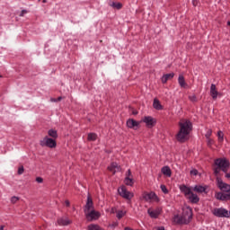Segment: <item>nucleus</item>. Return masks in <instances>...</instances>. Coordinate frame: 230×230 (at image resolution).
<instances>
[{"label": "nucleus", "mask_w": 230, "mask_h": 230, "mask_svg": "<svg viewBox=\"0 0 230 230\" xmlns=\"http://www.w3.org/2000/svg\"><path fill=\"white\" fill-rule=\"evenodd\" d=\"M180 130L176 135V139L179 143H186L188 136L193 130V123L190 119H181L179 122Z\"/></svg>", "instance_id": "f257e3e1"}, {"label": "nucleus", "mask_w": 230, "mask_h": 230, "mask_svg": "<svg viewBox=\"0 0 230 230\" xmlns=\"http://www.w3.org/2000/svg\"><path fill=\"white\" fill-rule=\"evenodd\" d=\"M191 218H193V209H191L190 207H185L182 208V213L181 216H174L173 222L179 225H188L190 222H191Z\"/></svg>", "instance_id": "f03ea898"}, {"label": "nucleus", "mask_w": 230, "mask_h": 230, "mask_svg": "<svg viewBox=\"0 0 230 230\" xmlns=\"http://www.w3.org/2000/svg\"><path fill=\"white\" fill-rule=\"evenodd\" d=\"M216 166H218L219 169H221V172H224V173H227L229 171L230 164L229 161L226 158H217L215 160Z\"/></svg>", "instance_id": "7ed1b4c3"}, {"label": "nucleus", "mask_w": 230, "mask_h": 230, "mask_svg": "<svg viewBox=\"0 0 230 230\" xmlns=\"http://www.w3.org/2000/svg\"><path fill=\"white\" fill-rule=\"evenodd\" d=\"M40 146H47L48 148H57V140L49 137H45L40 141Z\"/></svg>", "instance_id": "20e7f679"}, {"label": "nucleus", "mask_w": 230, "mask_h": 230, "mask_svg": "<svg viewBox=\"0 0 230 230\" xmlns=\"http://www.w3.org/2000/svg\"><path fill=\"white\" fill-rule=\"evenodd\" d=\"M212 213L215 217H217L218 218H229L230 217L229 211L224 208H214Z\"/></svg>", "instance_id": "39448f33"}, {"label": "nucleus", "mask_w": 230, "mask_h": 230, "mask_svg": "<svg viewBox=\"0 0 230 230\" xmlns=\"http://www.w3.org/2000/svg\"><path fill=\"white\" fill-rule=\"evenodd\" d=\"M119 195L122 197L123 199H126V200H130L134 197V193L128 191L127 190V187L122 186L118 190Z\"/></svg>", "instance_id": "423d86ee"}, {"label": "nucleus", "mask_w": 230, "mask_h": 230, "mask_svg": "<svg viewBox=\"0 0 230 230\" xmlns=\"http://www.w3.org/2000/svg\"><path fill=\"white\" fill-rule=\"evenodd\" d=\"M217 188H219V190H221V191H223L224 193H229L230 185L224 182V181H222V178L217 177Z\"/></svg>", "instance_id": "0eeeda50"}, {"label": "nucleus", "mask_w": 230, "mask_h": 230, "mask_svg": "<svg viewBox=\"0 0 230 230\" xmlns=\"http://www.w3.org/2000/svg\"><path fill=\"white\" fill-rule=\"evenodd\" d=\"M142 121L146 123L148 128H152V127H155V125L157 123V120H155V119H154L152 116L144 117Z\"/></svg>", "instance_id": "6e6552de"}, {"label": "nucleus", "mask_w": 230, "mask_h": 230, "mask_svg": "<svg viewBox=\"0 0 230 230\" xmlns=\"http://www.w3.org/2000/svg\"><path fill=\"white\" fill-rule=\"evenodd\" d=\"M94 208V203L93 202V198L88 194L86 204L84 206V213H89Z\"/></svg>", "instance_id": "1a4fd4ad"}, {"label": "nucleus", "mask_w": 230, "mask_h": 230, "mask_svg": "<svg viewBox=\"0 0 230 230\" xmlns=\"http://www.w3.org/2000/svg\"><path fill=\"white\" fill-rule=\"evenodd\" d=\"M86 218L92 222V220H98L100 218V212L95 210H90L86 212Z\"/></svg>", "instance_id": "9d476101"}, {"label": "nucleus", "mask_w": 230, "mask_h": 230, "mask_svg": "<svg viewBox=\"0 0 230 230\" xmlns=\"http://www.w3.org/2000/svg\"><path fill=\"white\" fill-rule=\"evenodd\" d=\"M180 190L181 191L182 194L185 195V197H186L187 199L189 198V196H190V194L193 193V192L191 191V189H190V187L186 186V185H181V186L180 187Z\"/></svg>", "instance_id": "9b49d317"}, {"label": "nucleus", "mask_w": 230, "mask_h": 230, "mask_svg": "<svg viewBox=\"0 0 230 230\" xmlns=\"http://www.w3.org/2000/svg\"><path fill=\"white\" fill-rule=\"evenodd\" d=\"M143 199L144 200L148 202L149 200H154V199H157V195H155V192H144Z\"/></svg>", "instance_id": "f8f14e48"}, {"label": "nucleus", "mask_w": 230, "mask_h": 230, "mask_svg": "<svg viewBox=\"0 0 230 230\" xmlns=\"http://www.w3.org/2000/svg\"><path fill=\"white\" fill-rule=\"evenodd\" d=\"M127 127L128 128H134L136 130V127H139V122H137L136 119H129L127 121Z\"/></svg>", "instance_id": "ddd939ff"}, {"label": "nucleus", "mask_w": 230, "mask_h": 230, "mask_svg": "<svg viewBox=\"0 0 230 230\" xmlns=\"http://www.w3.org/2000/svg\"><path fill=\"white\" fill-rule=\"evenodd\" d=\"M187 199L191 202V204H199L200 201V198L193 192Z\"/></svg>", "instance_id": "4468645a"}, {"label": "nucleus", "mask_w": 230, "mask_h": 230, "mask_svg": "<svg viewBox=\"0 0 230 230\" xmlns=\"http://www.w3.org/2000/svg\"><path fill=\"white\" fill-rule=\"evenodd\" d=\"M210 96L213 98V100H217L218 96V91H217V85L214 84L210 86Z\"/></svg>", "instance_id": "2eb2a0df"}, {"label": "nucleus", "mask_w": 230, "mask_h": 230, "mask_svg": "<svg viewBox=\"0 0 230 230\" xmlns=\"http://www.w3.org/2000/svg\"><path fill=\"white\" fill-rule=\"evenodd\" d=\"M178 84L183 89H186V87H188V84H186V80L184 79V75H179Z\"/></svg>", "instance_id": "dca6fc26"}, {"label": "nucleus", "mask_w": 230, "mask_h": 230, "mask_svg": "<svg viewBox=\"0 0 230 230\" xmlns=\"http://www.w3.org/2000/svg\"><path fill=\"white\" fill-rule=\"evenodd\" d=\"M147 213L149 215V217H151V218H157V217H159V215H161V212L158 210V209H152V208H149L147 210Z\"/></svg>", "instance_id": "f3484780"}, {"label": "nucleus", "mask_w": 230, "mask_h": 230, "mask_svg": "<svg viewBox=\"0 0 230 230\" xmlns=\"http://www.w3.org/2000/svg\"><path fill=\"white\" fill-rule=\"evenodd\" d=\"M161 172L164 175H165V177H172V169H170V166H164L161 169Z\"/></svg>", "instance_id": "a211bd4d"}, {"label": "nucleus", "mask_w": 230, "mask_h": 230, "mask_svg": "<svg viewBox=\"0 0 230 230\" xmlns=\"http://www.w3.org/2000/svg\"><path fill=\"white\" fill-rule=\"evenodd\" d=\"M58 226H69L71 224V220L67 217H60L58 219Z\"/></svg>", "instance_id": "6ab92c4d"}, {"label": "nucleus", "mask_w": 230, "mask_h": 230, "mask_svg": "<svg viewBox=\"0 0 230 230\" xmlns=\"http://www.w3.org/2000/svg\"><path fill=\"white\" fill-rule=\"evenodd\" d=\"M175 76L174 73L165 74L162 77V84H166L168 80H172Z\"/></svg>", "instance_id": "aec40b11"}, {"label": "nucleus", "mask_w": 230, "mask_h": 230, "mask_svg": "<svg viewBox=\"0 0 230 230\" xmlns=\"http://www.w3.org/2000/svg\"><path fill=\"white\" fill-rule=\"evenodd\" d=\"M153 107H154V109H155L156 111H163V105H161V102H160L159 100H157V99H155V100H154Z\"/></svg>", "instance_id": "412c9836"}, {"label": "nucleus", "mask_w": 230, "mask_h": 230, "mask_svg": "<svg viewBox=\"0 0 230 230\" xmlns=\"http://www.w3.org/2000/svg\"><path fill=\"white\" fill-rule=\"evenodd\" d=\"M193 191H196V193H204L206 191V187L201 185H195Z\"/></svg>", "instance_id": "4be33fe9"}, {"label": "nucleus", "mask_w": 230, "mask_h": 230, "mask_svg": "<svg viewBox=\"0 0 230 230\" xmlns=\"http://www.w3.org/2000/svg\"><path fill=\"white\" fill-rule=\"evenodd\" d=\"M48 134L49 137H52V139H57L58 137V133L55 129H49Z\"/></svg>", "instance_id": "5701e85b"}, {"label": "nucleus", "mask_w": 230, "mask_h": 230, "mask_svg": "<svg viewBox=\"0 0 230 230\" xmlns=\"http://www.w3.org/2000/svg\"><path fill=\"white\" fill-rule=\"evenodd\" d=\"M87 230H105L101 227L99 225L91 224L87 226Z\"/></svg>", "instance_id": "b1692460"}, {"label": "nucleus", "mask_w": 230, "mask_h": 230, "mask_svg": "<svg viewBox=\"0 0 230 230\" xmlns=\"http://www.w3.org/2000/svg\"><path fill=\"white\" fill-rule=\"evenodd\" d=\"M110 6H111V8H116V10H121V8H123V4L121 3L116 2L111 3Z\"/></svg>", "instance_id": "393cba45"}, {"label": "nucleus", "mask_w": 230, "mask_h": 230, "mask_svg": "<svg viewBox=\"0 0 230 230\" xmlns=\"http://www.w3.org/2000/svg\"><path fill=\"white\" fill-rule=\"evenodd\" d=\"M124 182L126 186H134V179L128 176H126Z\"/></svg>", "instance_id": "a878e982"}, {"label": "nucleus", "mask_w": 230, "mask_h": 230, "mask_svg": "<svg viewBox=\"0 0 230 230\" xmlns=\"http://www.w3.org/2000/svg\"><path fill=\"white\" fill-rule=\"evenodd\" d=\"M87 139L88 141H96V139H98V135H96V133H89Z\"/></svg>", "instance_id": "bb28decb"}, {"label": "nucleus", "mask_w": 230, "mask_h": 230, "mask_svg": "<svg viewBox=\"0 0 230 230\" xmlns=\"http://www.w3.org/2000/svg\"><path fill=\"white\" fill-rule=\"evenodd\" d=\"M216 199L217 200H226V192L225 193H222V192H217L216 194Z\"/></svg>", "instance_id": "cd10ccee"}, {"label": "nucleus", "mask_w": 230, "mask_h": 230, "mask_svg": "<svg viewBox=\"0 0 230 230\" xmlns=\"http://www.w3.org/2000/svg\"><path fill=\"white\" fill-rule=\"evenodd\" d=\"M116 168H118V164L111 163V166L108 167V170H110V172H112L113 173H116Z\"/></svg>", "instance_id": "c85d7f7f"}, {"label": "nucleus", "mask_w": 230, "mask_h": 230, "mask_svg": "<svg viewBox=\"0 0 230 230\" xmlns=\"http://www.w3.org/2000/svg\"><path fill=\"white\" fill-rule=\"evenodd\" d=\"M217 137H218V142L222 143L224 141V132L218 131L217 132Z\"/></svg>", "instance_id": "c756f323"}, {"label": "nucleus", "mask_w": 230, "mask_h": 230, "mask_svg": "<svg viewBox=\"0 0 230 230\" xmlns=\"http://www.w3.org/2000/svg\"><path fill=\"white\" fill-rule=\"evenodd\" d=\"M125 217V212H123V210H119V211H117V218L119 219V220H121V217Z\"/></svg>", "instance_id": "7c9ffc66"}, {"label": "nucleus", "mask_w": 230, "mask_h": 230, "mask_svg": "<svg viewBox=\"0 0 230 230\" xmlns=\"http://www.w3.org/2000/svg\"><path fill=\"white\" fill-rule=\"evenodd\" d=\"M189 100H190L192 103H197V96H196L195 94L189 95Z\"/></svg>", "instance_id": "2f4dec72"}, {"label": "nucleus", "mask_w": 230, "mask_h": 230, "mask_svg": "<svg viewBox=\"0 0 230 230\" xmlns=\"http://www.w3.org/2000/svg\"><path fill=\"white\" fill-rule=\"evenodd\" d=\"M211 134H213V130L208 129V131H207V133H206V135H205V137H206L207 139H209V138L211 137Z\"/></svg>", "instance_id": "473e14b6"}, {"label": "nucleus", "mask_w": 230, "mask_h": 230, "mask_svg": "<svg viewBox=\"0 0 230 230\" xmlns=\"http://www.w3.org/2000/svg\"><path fill=\"white\" fill-rule=\"evenodd\" d=\"M160 188L163 193H164L165 195L168 194V189L166 188V185H161Z\"/></svg>", "instance_id": "72a5a7b5"}, {"label": "nucleus", "mask_w": 230, "mask_h": 230, "mask_svg": "<svg viewBox=\"0 0 230 230\" xmlns=\"http://www.w3.org/2000/svg\"><path fill=\"white\" fill-rule=\"evenodd\" d=\"M24 173V166H20L18 168V175H22Z\"/></svg>", "instance_id": "f704fd0d"}, {"label": "nucleus", "mask_w": 230, "mask_h": 230, "mask_svg": "<svg viewBox=\"0 0 230 230\" xmlns=\"http://www.w3.org/2000/svg\"><path fill=\"white\" fill-rule=\"evenodd\" d=\"M18 200H19V198H18V197L13 196V197L11 198V202H12V204H16V202H17Z\"/></svg>", "instance_id": "c9c22d12"}, {"label": "nucleus", "mask_w": 230, "mask_h": 230, "mask_svg": "<svg viewBox=\"0 0 230 230\" xmlns=\"http://www.w3.org/2000/svg\"><path fill=\"white\" fill-rule=\"evenodd\" d=\"M26 13H28V10L23 9L22 10V12L20 13V17H24V15H26Z\"/></svg>", "instance_id": "e433bc0d"}, {"label": "nucleus", "mask_w": 230, "mask_h": 230, "mask_svg": "<svg viewBox=\"0 0 230 230\" xmlns=\"http://www.w3.org/2000/svg\"><path fill=\"white\" fill-rule=\"evenodd\" d=\"M190 175L197 176L199 175V171L197 169H193L190 171Z\"/></svg>", "instance_id": "4c0bfd02"}, {"label": "nucleus", "mask_w": 230, "mask_h": 230, "mask_svg": "<svg viewBox=\"0 0 230 230\" xmlns=\"http://www.w3.org/2000/svg\"><path fill=\"white\" fill-rule=\"evenodd\" d=\"M62 99H63V97H62V96H59L58 99L51 98L50 101L57 102H62Z\"/></svg>", "instance_id": "58836bf2"}, {"label": "nucleus", "mask_w": 230, "mask_h": 230, "mask_svg": "<svg viewBox=\"0 0 230 230\" xmlns=\"http://www.w3.org/2000/svg\"><path fill=\"white\" fill-rule=\"evenodd\" d=\"M36 182H38L39 184L44 182V179H42V177H37L36 178Z\"/></svg>", "instance_id": "ea45409f"}, {"label": "nucleus", "mask_w": 230, "mask_h": 230, "mask_svg": "<svg viewBox=\"0 0 230 230\" xmlns=\"http://www.w3.org/2000/svg\"><path fill=\"white\" fill-rule=\"evenodd\" d=\"M220 170H222V169H219V167L217 166V167H216L215 168V170H214V173H215V175H218L219 173H220Z\"/></svg>", "instance_id": "a19ab883"}, {"label": "nucleus", "mask_w": 230, "mask_h": 230, "mask_svg": "<svg viewBox=\"0 0 230 230\" xmlns=\"http://www.w3.org/2000/svg\"><path fill=\"white\" fill-rule=\"evenodd\" d=\"M207 139H208V146H212L214 143L213 139L211 138H207Z\"/></svg>", "instance_id": "79ce46f5"}, {"label": "nucleus", "mask_w": 230, "mask_h": 230, "mask_svg": "<svg viewBox=\"0 0 230 230\" xmlns=\"http://www.w3.org/2000/svg\"><path fill=\"white\" fill-rule=\"evenodd\" d=\"M193 6H199V1L198 0H192Z\"/></svg>", "instance_id": "37998d69"}, {"label": "nucleus", "mask_w": 230, "mask_h": 230, "mask_svg": "<svg viewBox=\"0 0 230 230\" xmlns=\"http://www.w3.org/2000/svg\"><path fill=\"white\" fill-rule=\"evenodd\" d=\"M111 214L118 213V209H116V208H112L111 209Z\"/></svg>", "instance_id": "c03bdc74"}, {"label": "nucleus", "mask_w": 230, "mask_h": 230, "mask_svg": "<svg viewBox=\"0 0 230 230\" xmlns=\"http://www.w3.org/2000/svg\"><path fill=\"white\" fill-rule=\"evenodd\" d=\"M65 204H66V208H69V206H71V203L69 202L68 199H66V200L65 201Z\"/></svg>", "instance_id": "a18cd8bd"}, {"label": "nucleus", "mask_w": 230, "mask_h": 230, "mask_svg": "<svg viewBox=\"0 0 230 230\" xmlns=\"http://www.w3.org/2000/svg\"><path fill=\"white\" fill-rule=\"evenodd\" d=\"M132 175V172H130V169L128 170V172L126 173L127 177H129Z\"/></svg>", "instance_id": "49530a36"}, {"label": "nucleus", "mask_w": 230, "mask_h": 230, "mask_svg": "<svg viewBox=\"0 0 230 230\" xmlns=\"http://www.w3.org/2000/svg\"><path fill=\"white\" fill-rule=\"evenodd\" d=\"M226 179H230V172H226Z\"/></svg>", "instance_id": "de8ad7c7"}, {"label": "nucleus", "mask_w": 230, "mask_h": 230, "mask_svg": "<svg viewBox=\"0 0 230 230\" xmlns=\"http://www.w3.org/2000/svg\"><path fill=\"white\" fill-rule=\"evenodd\" d=\"M157 230H165V229H164V226H159V227L157 228Z\"/></svg>", "instance_id": "09e8293b"}, {"label": "nucleus", "mask_w": 230, "mask_h": 230, "mask_svg": "<svg viewBox=\"0 0 230 230\" xmlns=\"http://www.w3.org/2000/svg\"><path fill=\"white\" fill-rule=\"evenodd\" d=\"M0 230H4V226H1Z\"/></svg>", "instance_id": "8fccbe9b"}, {"label": "nucleus", "mask_w": 230, "mask_h": 230, "mask_svg": "<svg viewBox=\"0 0 230 230\" xmlns=\"http://www.w3.org/2000/svg\"><path fill=\"white\" fill-rule=\"evenodd\" d=\"M133 114H134V116H136L137 114V111H134Z\"/></svg>", "instance_id": "3c124183"}, {"label": "nucleus", "mask_w": 230, "mask_h": 230, "mask_svg": "<svg viewBox=\"0 0 230 230\" xmlns=\"http://www.w3.org/2000/svg\"><path fill=\"white\" fill-rule=\"evenodd\" d=\"M42 3H48V0H43Z\"/></svg>", "instance_id": "603ef678"}, {"label": "nucleus", "mask_w": 230, "mask_h": 230, "mask_svg": "<svg viewBox=\"0 0 230 230\" xmlns=\"http://www.w3.org/2000/svg\"><path fill=\"white\" fill-rule=\"evenodd\" d=\"M227 25L230 26V21L227 22Z\"/></svg>", "instance_id": "864d4df0"}, {"label": "nucleus", "mask_w": 230, "mask_h": 230, "mask_svg": "<svg viewBox=\"0 0 230 230\" xmlns=\"http://www.w3.org/2000/svg\"><path fill=\"white\" fill-rule=\"evenodd\" d=\"M3 77V75H0V78H2Z\"/></svg>", "instance_id": "5fc2aeb1"}]
</instances>
